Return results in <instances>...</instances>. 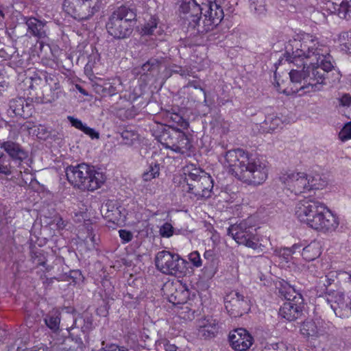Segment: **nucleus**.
Returning a JSON list of instances; mask_svg holds the SVG:
<instances>
[{"instance_id":"obj_1","label":"nucleus","mask_w":351,"mask_h":351,"mask_svg":"<svg viewBox=\"0 0 351 351\" xmlns=\"http://www.w3.org/2000/svg\"><path fill=\"white\" fill-rule=\"evenodd\" d=\"M324 47L314 39L308 41L294 39L286 45L285 61L298 68L305 64L304 85L300 89L311 88V91H319L326 84V74L334 69V65L332 57L329 53H323Z\"/></svg>"},{"instance_id":"obj_2","label":"nucleus","mask_w":351,"mask_h":351,"mask_svg":"<svg viewBox=\"0 0 351 351\" xmlns=\"http://www.w3.org/2000/svg\"><path fill=\"white\" fill-rule=\"evenodd\" d=\"M224 158L232 174L245 184L258 186L267 178L266 162L242 149L229 150L226 152Z\"/></svg>"},{"instance_id":"obj_3","label":"nucleus","mask_w":351,"mask_h":351,"mask_svg":"<svg viewBox=\"0 0 351 351\" xmlns=\"http://www.w3.org/2000/svg\"><path fill=\"white\" fill-rule=\"evenodd\" d=\"M298 219L309 228L324 233L335 232L339 225L338 216L324 203L314 198H304L295 206Z\"/></svg>"},{"instance_id":"obj_4","label":"nucleus","mask_w":351,"mask_h":351,"mask_svg":"<svg viewBox=\"0 0 351 351\" xmlns=\"http://www.w3.org/2000/svg\"><path fill=\"white\" fill-rule=\"evenodd\" d=\"M137 12L134 3L122 4L114 8L106 23L108 34L116 40L130 38L137 21Z\"/></svg>"},{"instance_id":"obj_5","label":"nucleus","mask_w":351,"mask_h":351,"mask_svg":"<svg viewBox=\"0 0 351 351\" xmlns=\"http://www.w3.org/2000/svg\"><path fill=\"white\" fill-rule=\"evenodd\" d=\"M65 173L69 182L82 191L97 190L106 180L103 172L86 163L69 165L65 169Z\"/></svg>"},{"instance_id":"obj_6","label":"nucleus","mask_w":351,"mask_h":351,"mask_svg":"<svg viewBox=\"0 0 351 351\" xmlns=\"http://www.w3.org/2000/svg\"><path fill=\"white\" fill-rule=\"evenodd\" d=\"M152 131L155 138L165 148L181 154H189L193 147L191 140L180 129L161 123H156Z\"/></svg>"},{"instance_id":"obj_7","label":"nucleus","mask_w":351,"mask_h":351,"mask_svg":"<svg viewBox=\"0 0 351 351\" xmlns=\"http://www.w3.org/2000/svg\"><path fill=\"white\" fill-rule=\"evenodd\" d=\"M0 174L10 176L13 173L11 161L18 166L29 157L28 151L20 143L10 139L0 140Z\"/></svg>"},{"instance_id":"obj_8","label":"nucleus","mask_w":351,"mask_h":351,"mask_svg":"<svg viewBox=\"0 0 351 351\" xmlns=\"http://www.w3.org/2000/svg\"><path fill=\"white\" fill-rule=\"evenodd\" d=\"M154 262L156 269L165 275L181 277L186 272L187 262L176 253L160 251Z\"/></svg>"},{"instance_id":"obj_9","label":"nucleus","mask_w":351,"mask_h":351,"mask_svg":"<svg viewBox=\"0 0 351 351\" xmlns=\"http://www.w3.org/2000/svg\"><path fill=\"white\" fill-rule=\"evenodd\" d=\"M104 0H64L63 10L73 19L79 21L88 20L97 12Z\"/></svg>"},{"instance_id":"obj_10","label":"nucleus","mask_w":351,"mask_h":351,"mask_svg":"<svg viewBox=\"0 0 351 351\" xmlns=\"http://www.w3.org/2000/svg\"><path fill=\"white\" fill-rule=\"evenodd\" d=\"M228 234L240 245H244L253 250H256L259 247L256 230L253 226L249 225L247 220L231 225L228 228Z\"/></svg>"},{"instance_id":"obj_11","label":"nucleus","mask_w":351,"mask_h":351,"mask_svg":"<svg viewBox=\"0 0 351 351\" xmlns=\"http://www.w3.org/2000/svg\"><path fill=\"white\" fill-rule=\"evenodd\" d=\"M202 14L204 11V20L203 25H200V20L198 21L195 27L197 32L204 34L213 30L218 26L224 17V13L222 8L216 2H208L204 3L202 6Z\"/></svg>"},{"instance_id":"obj_12","label":"nucleus","mask_w":351,"mask_h":351,"mask_svg":"<svg viewBox=\"0 0 351 351\" xmlns=\"http://www.w3.org/2000/svg\"><path fill=\"white\" fill-rule=\"evenodd\" d=\"M279 180L282 184L295 195H300L308 191V175L304 172L289 170L282 173Z\"/></svg>"},{"instance_id":"obj_13","label":"nucleus","mask_w":351,"mask_h":351,"mask_svg":"<svg viewBox=\"0 0 351 351\" xmlns=\"http://www.w3.org/2000/svg\"><path fill=\"white\" fill-rule=\"evenodd\" d=\"M169 302L177 306L186 303L190 297V291L186 285L180 280H168L162 288Z\"/></svg>"},{"instance_id":"obj_14","label":"nucleus","mask_w":351,"mask_h":351,"mask_svg":"<svg viewBox=\"0 0 351 351\" xmlns=\"http://www.w3.org/2000/svg\"><path fill=\"white\" fill-rule=\"evenodd\" d=\"M224 305L228 314L232 317H241L250 309L247 298L235 290L226 295Z\"/></svg>"},{"instance_id":"obj_15","label":"nucleus","mask_w":351,"mask_h":351,"mask_svg":"<svg viewBox=\"0 0 351 351\" xmlns=\"http://www.w3.org/2000/svg\"><path fill=\"white\" fill-rule=\"evenodd\" d=\"M335 315L339 317H348L351 315V295H346L340 289L328 293L325 298Z\"/></svg>"},{"instance_id":"obj_16","label":"nucleus","mask_w":351,"mask_h":351,"mask_svg":"<svg viewBox=\"0 0 351 351\" xmlns=\"http://www.w3.org/2000/svg\"><path fill=\"white\" fill-rule=\"evenodd\" d=\"M91 85L94 92L102 97H112L123 90L120 77L97 78L91 82Z\"/></svg>"},{"instance_id":"obj_17","label":"nucleus","mask_w":351,"mask_h":351,"mask_svg":"<svg viewBox=\"0 0 351 351\" xmlns=\"http://www.w3.org/2000/svg\"><path fill=\"white\" fill-rule=\"evenodd\" d=\"M228 339L231 348L235 351H247L254 343L252 335L243 328L232 330L228 335Z\"/></svg>"},{"instance_id":"obj_18","label":"nucleus","mask_w":351,"mask_h":351,"mask_svg":"<svg viewBox=\"0 0 351 351\" xmlns=\"http://www.w3.org/2000/svg\"><path fill=\"white\" fill-rule=\"evenodd\" d=\"M34 112L32 100L25 97H16L9 101L8 113L12 117H19L23 119L30 117Z\"/></svg>"},{"instance_id":"obj_19","label":"nucleus","mask_w":351,"mask_h":351,"mask_svg":"<svg viewBox=\"0 0 351 351\" xmlns=\"http://www.w3.org/2000/svg\"><path fill=\"white\" fill-rule=\"evenodd\" d=\"M180 11L186 14L185 19L189 26L195 27L202 15L201 5L195 0H180Z\"/></svg>"},{"instance_id":"obj_20","label":"nucleus","mask_w":351,"mask_h":351,"mask_svg":"<svg viewBox=\"0 0 351 351\" xmlns=\"http://www.w3.org/2000/svg\"><path fill=\"white\" fill-rule=\"evenodd\" d=\"M304 308V299L295 298L294 302H285L280 307L278 315L289 322L295 321L301 317Z\"/></svg>"},{"instance_id":"obj_21","label":"nucleus","mask_w":351,"mask_h":351,"mask_svg":"<svg viewBox=\"0 0 351 351\" xmlns=\"http://www.w3.org/2000/svg\"><path fill=\"white\" fill-rule=\"evenodd\" d=\"M24 21L27 25V32L30 36L37 38L38 39H44L47 37V21L40 20L36 17L24 18Z\"/></svg>"},{"instance_id":"obj_22","label":"nucleus","mask_w":351,"mask_h":351,"mask_svg":"<svg viewBox=\"0 0 351 351\" xmlns=\"http://www.w3.org/2000/svg\"><path fill=\"white\" fill-rule=\"evenodd\" d=\"M63 77L58 73H48L45 71H38L35 73L34 77H32V80L36 82L37 80L45 82V88H54L55 90H63L60 81L62 80Z\"/></svg>"},{"instance_id":"obj_23","label":"nucleus","mask_w":351,"mask_h":351,"mask_svg":"<svg viewBox=\"0 0 351 351\" xmlns=\"http://www.w3.org/2000/svg\"><path fill=\"white\" fill-rule=\"evenodd\" d=\"M160 20L156 14H147L144 18V23L141 25L140 34L141 36H153L155 34L161 35L163 30L159 25Z\"/></svg>"},{"instance_id":"obj_24","label":"nucleus","mask_w":351,"mask_h":351,"mask_svg":"<svg viewBox=\"0 0 351 351\" xmlns=\"http://www.w3.org/2000/svg\"><path fill=\"white\" fill-rule=\"evenodd\" d=\"M334 274L329 273L324 276H320L318 277V280L316 282L315 287L316 294L319 297H324V299L326 298L328 293L334 291L335 289H330L335 282Z\"/></svg>"},{"instance_id":"obj_25","label":"nucleus","mask_w":351,"mask_h":351,"mask_svg":"<svg viewBox=\"0 0 351 351\" xmlns=\"http://www.w3.org/2000/svg\"><path fill=\"white\" fill-rule=\"evenodd\" d=\"M276 289L278 291V295L280 298L286 300V302L295 303V298L298 296L300 297L301 299H303L301 293L298 291L294 287L291 286L285 280L280 281L278 284L276 285Z\"/></svg>"},{"instance_id":"obj_26","label":"nucleus","mask_w":351,"mask_h":351,"mask_svg":"<svg viewBox=\"0 0 351 351\" xmlns=\"http://www.w3.org/2000/svg\"><path fill=\"white\" fill-rule=\"evenodd\" d=\"M301 334L305 337H314L322 335L325 332L322 322L307 320L302 323L300 327Z\"/></svg>"},{"instance_id":"obj_27","label":"nucleus","mask_w":351,"mask_h":351,"mask_svg":"<svg viewBox=\"0 0 351 351\" xmlns=\"http://www.w3.org/2000/svg\"><path fill=\"white\" fill-rule=\"evenodd\" d=\"M218 332V326L215 319L206 318L201 321L199 325L198 335L204 339L212 338Z\"/></svg>"},{"instance_id":"obj_28","label":"nucleus","mask_w":351,"mask_h":351,"mask_svg":"<svg viewBox=\"0 0 351 351\" xmlns=\"http://www.w3.org/2000/svg\"><path fill=\"white\" fill-rule=\"evenodd\" d=\"M321 254V245L317 241L311 242L302 248V256L304 259L308 262L315 260Z\"/></svg>"},{"instance_id":"obj_29","label":"nucleus","mask_w":351,"mask_h":351,"mask_svg":"<svg viewBox=\"0 0 351 351\" xmlns=\"http://www.w3.org/2000/svg\"><path fill=\"white\" fill-rule=\"evenodd\" d=\"M63 93V90L44 87L41 97H36L35 101L38 104H49L56 101Z\"/></svg>"},{"instance_id":"obj_30","label":"nucleus","mask_w":351,"mask_h":351,"mask_svg":"<svg viewBox=\"0 0 351 351\" xmlns=\"http://www.w3.org/2000/svg\"><path fill=\"white\" fill-rule=\"evenodd\" d=\"M160 61L156 58H151L144 63L141 67L134 69L136 73L145 75L158 72L160 69Z\"/></svg>"},{"instance_id":"obj_31","label":"nucleus","mask_w":351,"mask_h":351,"mask_svg":"<svg viewBox=\"0 0 351 351\" xmlns=\"http://www.w3.org/2000/svg\"><path fill=\"white\" fill-rule=\"evenodd\" d=\"M201 181L202 186L199 191V195L197 196V199L210 197L213 189V178L210 175L205 173L204 174V178H202Z\"/></svg>"},{"instance_id":"obj_32","label":"nucleus","mask_w":351,"mask_h":351,"mask_svg":"<svg viewBox=\"0 0 351 351\" xmlns=\"http://www.w3.org/2000/svg\"><path fill=\"white\" fill-rule=\"evenodd\" d=\"M46 326L53 332L60 330V313L58 311L49 312L44 317Z\"/></svg>"},{"instance_id":"obj_33","label":"nucleus","mask_w":351,"mask_h":351,"mask_svg":"<svg viewBox=\"0 0 351 351\" xmlns=\"http://www.w3.org/2000/svg\"><path fill=\"white\" fill-rule=\"evenodd\" d=\"M203 173H206L204 171L202 170L200 168H197L193 165L187 166L184 169V178L183 180V182L181 184H191L199 178L203 176Z\"/></svg>"},{"instance_id":"obj_34","label":"nucleus","mask_w":351,"mask_h":351,"mask_svg":"<svg viewBox=\"0 0 351 351\" xmlns=\"http://www.w3.org/2000/svg\"><path fill=\"white\" fill-rule=\"evenodd\" d=\"M29 55L27 53H14L11 56L9 65L15 69H24L28 66Z\"/></svg>"},{"instance_id":"obj_35","label":"nucleus","mask_w":351,"mask_h":351,"mask_svg":"<svg viewBox=\"0 0 351 351\" xmlns=\"http://www.w3.org/2000/svg\"><path fill=\"white\" fill-rule=\"evenodd\" d=\"M160 164L156 160H152L148 162V167L146 171L143 173V180L145 182L158 178L160 176Z\"/></svg>"},{"instance_id":"obj_36","label":"nucleus","mask_w":351,"mask_h":351,"mask_svg":"<svg viewBox=\"0 0 351 351\" xmlns=\"http://www.w3.org/2000/svg\"><path fill=\"white\" fill-rule=\"evenodd\" d=\"M281 124L282 121L278 117L274 114H268L263 122L262 128L269 132L274 131Z\"/></svg>"},{"instance_id":"obj_37","label":"nucleus","mask_w":351,"mask_h":351,"mask_svg":"<svg viewBox=\"0 0 351 351\" xmlns=\"http://www.w3.org/2000/svg\"><path fill=\"white\" fill-rule=\"evenodd\" d=\"M176 308L177 314L181 319L191 321L195 318V311L190 307L189 303L186 302L184 304L178 305Z\"/></svg>"},{"instance_id":"obj_38","label":"nucleus","mask_w":351,"mask_h":351,"mask_svg":"<svg viewBox=\"0 0 351 351\" xmlns=\"http://www.w3.org/2000/svg\"><path fill=\"white\" fill-rule=\"evenodd\" d=\"M219 260H211V261L205 262L202 273L205 279H211L218 270Z\"/></svg>"},{"instance_id":"obj_39","label":"nucleus","mask_w":351,"mask_h":351,"mask_svg":"<svg viewBox=\"0 0 351 351\" xmlns=\"http://www.w3.org/2000/svg\"><path fill=\"white\" fill-rule=\"evenodd\" d=\"M203 176L199 178L195 181H193V182H191V184H182V190L188 193H190L191 195H193L194 197H197L198 195H199V191L202 186V178H204Z\"/></svg>"},{"instance_id":"obj_40","label":"nucleus","mask_w":351,"mask_h":351,"mask_svg":"<svg viewBox=\"0 0 351 351\" xmlns=\"http://www.w3.org/2000/svg\"><path fill=\"white\" fill-rule=\"evenodd\" d=\"M308 191L311 190H317L322 189L324 186L326 185V182L323 180L319 174H316L315 176H308Z\"/></svg>"},{"instance_id":"obj_41","label":"nucleus","mask_w":351,"mask_h":351,"mask_svg":"<svg viewBox=\"0 0 351 351\" xmlns=\"http://www.w3.org/2000/svg\"><path fill=\"white\" fill-rule=\"evenodd\" d=\"M123 143L128 145H132L138 139V134L132 130H125L121 133Z\"/></svg>"},{"instance_id":"obj_42","label":"nucleus","mask_w":351,"mask_h":351,"mask_svg":"<svg viewBox=\"0 0 351 351\" xmlns=\"http://www.w3.org/2000/svg\"><path fill=\"white\" fill-rule=\"evenodd\" d=\"M250 9L258 14H263L265 11V0H251Z\"/></svg>"},{"instance_id":"obj_43","label":"nucleus","mask_w":351,"mask_h":351,"mask_svg":"<svg viewBox=\"0 0 351 351\" xmlns=\"http://www.w3.org/2000/svg\"><path fill=\"white\" fill-rule=\"evenodd\" d=\"M304 66L305 64L302 66V69L301 71L295 69L291 70L289 77L292 82L298 83L301 82L302 80L304 81Z\"/></svg>"},{"instance_id":"obj_44","label":"nucleus","mask_w":351,"mask_h":351,"mask_svg":"<svg viewBox=\"0 0 351 351\" xmlns=\"http://www.w3.org/2000/svg\"><path fill=\"white\" fill-rule=\"evenodd\" d=\"M159 232L162 237L169 238L173 235L174 228L171 223L166 222L160 228Z\"/></svg>"},{"instance_id":"obj_45","label":"nucleus","mask_w":351,"mask_h":351,"mask_svg":"<svg viewBox=\"0 0 351 351\" xmlns=\"http://www.w3.org/2000/svg\"><path fill=\"white\" fill-rule=\"evenodd\" d=\"M339 137L341 141H346L351 139V121L345 124L339 134Z\"/></svg>"},{"instance_id":"obj_46","label":"nucleus","mask_w":351,"mask_h":351,"mask_svg":"<svg viewBox=\"0 0 351 351\" xmlns=\"http://www.w3.org/2000/svg\"><path fill=\"white\" fill-rule=\"evenodd\" d=\"M339 39L346 49L351 53V32H342Z\"/></svg>"},{"instance_id":"obj_47","label":"nucleus","mask_w":351,"mask_h":351,"mask_svg":"<svg viewBox=\"0 0 351 351\" xmlns=\"http://www.w3.org/2000/svg\"><path fill=\"white\" fill-rule=\"evenodd\" d=\"M81 321H83L84 322V324L81 326V328L83 332H88L92 329L93 322L91 319H90L89 317H87L86 319H82V317H80L79 319H75L74 321L73 326L75 327H78V326H77V322Z\"/></svg>"},{"instance_id":"obj_48","label":"nucleus","mask_w":351,"mask_h":351,"mask_svg":"<svg viewBox=\"0 0 351 351\" xmlns=\"http://www.w3.org/2000/svg\"><path fill=\"white\" fill-rule=\"evenodd\" d=\"M169 119L173 123H176L178 125L184 128H187L189 123L180 114L177 113H172L169 116Z\"/></svg>"},{"instance_id":"obj_49","label":"nucleus","mask_w":351,"mask_h":351,"mask_svg":"<svg viewBox=\"0 0 351 351\" xmlns=\"http://www.w3.org/2000/svg\"><path fill=\"white\" fill-rule=\"evenodd\" d=\"M189 259L195 267H199L202 265V261L200 258L199 253L197 251H194L190 253L189 255Z\"/></svg>"},{"instance_id":"obj_50","label":"nucleus","mask_w":351,"mask_h":351,"mask_svg":"<svg viewBox=\"0 0 351 351\" xmlns=\"http://www.w3.org/2000/svg\"><path fill=\"white\" fill-rule=\"evenodd\" d=\"M263 351H287L285 345L283 343L267 344Z\"/></svg>"},{"instance_id":"obj_51","label":"nucleus","mask_w":351,"mask_h":351,"mask_svg":"<svg viewBox=\"0 0 351 351\" xmlns=\"http://www.w3.org/2000/svg\"><path fill=\"white\" fill-rule=\"evenodd\" d=\"M319 266L320 263L319 261H317V263H311L308 264L307 270L311 275L318 278L322 274V272L319 269Z\"/></svg>"},{"instance_id":"obj_52","label":"nucleus","mask_w":351,"mask_h":351,"mask_svg":"<svg viewBox=\"0 0 351 351\" xmlns=\"http://www.w3.org/2000/svg\"><path fill=\"white\" fill-rule=\"evenodd\" d=\"M276 252L279 256L282 257L287 262L289 261L292 254H293L289 247H282L279 250H276Z\"/></svg>"},{"instance_id":"obj_53","label":"nucleus","mask_w":351,"mask_h":351,"mask_svg":"<svg viewBox=\"0 0 351 351\" xmlns=\"http://www.w3.org/2000/svg\"><path fill=\"white\" fill-rule=\"evenodd\" d=\"M340 4V1L337 0L335 2H332L330 1H328L326 3V9L327 11H328V13L330 14H337L338 15L339 12V5Z\"/></svg>"},{"instance_id":"obj_54","label":"nucleus","mask_w":351,"mask_h":351,"mask_svg":"<svg viewBox=\"0 0 351 351\" xmlns=\"http://www.w3.org/2000/svg\"><path fill=\"white\" fill-rule=\"evenodd\" d=\"M119 237L123 243H126L132 241L133 239L132 233L127 230L121 229L119 231Z\"/></svg>"},{"instance_id":"obj_55","label":"nucleus","mask_w":351,"mask_h":351,"mask_svg":"<svg viewBox=\"0 0 351 351\" xmlns=\"http://www.w3.org/2000/svg\"><path fill=\"white\" fill-rule=\"evenodd\" d=\"M99 351H129V350L124 346H119L117 344L111 343L102 347Z\"/></svg>"},{"instance_id":"obj_56","label":"nucleus","mask_w":351,"mask_h":351,"mask_svg":"<svg viewBox=\"0 0 351 351\" xmlns=\"http://www.w3.org/2000/svg\"><path fill=\"white\" fill-rule=\"evenodd\" d=\"M36 132L34 134L37 136L38 138H45L49 135L48 129L43 125H39L36 126Z\"/></svg>"},{"instance_id":"obj_57","label":"nucleus","mask_w":351,"mask_h":351,"mask_svg":"<svg viewBox=\"0 0 351 351\" xmlns=\"http://www.w3.org/2000/svg\"><path fill=\"white\" fill-rule=\"evenodd\" d=\"M68 120L69 121L70 123L72 126L75 127V128L82 131L84 128L86 126V124L83 123L81 120L75 118L71 116H69L67 117Z\"/></svg>"},{"instance_id":"obj_58","label":"nucleus","mask_w":351,"mask_h":351,"mask_svg":"<svg viewBox=\"0 0 351 351\" xmlns=\"http://www.w3.org/2000/svg\"><path fill=\"white\" fill-rule=\"evenodd\" d=\"M82 132L89 136L92 139H98L99 138V133L95 129L91 128L86 125Z\"/></svg>"},{"instance_id":"obj_59","label":"nucleus","mask_w":351,"mask_h":351,"mask_svg":"<svg viewBox=\"0 0 351 351\" xmlns=\"http://www.w3.org/2000/svg\"><path fill=\"white\" fill-rule=\"evenodd\" d=\"M339 106L342 107H349L351 104V96L349 94H343L338 99Z\"/></svg>"},{"instance_id":"obj_60","label":"nucleus","mask_w":351,"mask_h":351,"mask_svg":"<svg viewBox=\"0 0 351 351\" xmlns=\"http://www.w3.org/2000/svg\"><path fill=\"white\" fill-rule=\"evenodd\" d=\"M186 87H193V88H194L195 89H199L206 95V90H205V89L204 88L202 87L199 81L189 80V82L187 83V84L186 85Z\"/></svg>"},{"instance_id":"obj_61","label":"nucleus","mask_w":351,"mask_h":351,"mask_svg":"<svg viewBox=\"0 0 351 351\" xmlns=\"http://www.w3.org/2000/svg\"><path fill=\"white\" fill-rule=\"evenodd\" d=\"M22 128L24 130H27L29 134H34L36 132V126L34 125L33 123L31 122H25L23 125Z\"/></svg>"},{"instance_id":"obj_62","label":"nucleus","mask_w":351,"mask_h":351,"mask_svg":"<svg viewBox=\"0 0 351 351\" xmlns=\"http://www.w3.org/2000/svg\"><path fill=\"white\" fill-rule=\"evenodd\" d=\"M69 276L71 278L73 279V281L75 283H77L83 278L82 273L80 270L71 271Z\"/></svg>"},{"instance_id":"obj_63","label":"nucleus","mask_w":351,"mask_h":351,"mask_svg":"<svg viewBox=\"0 0 351 351\" xmlns=\"http://www.w3.org/2000/svg\"><path fill=\"white\" fill-rule=\"evenodd\" d=\"M204 258L205 260V262L211 261V260L213 261V260L218 259L216 257V255H215L214 251L212 250H208L205 251V252L204 254Z\"/></svg>"},{"instance_id":"obj_64","label":"nucleus","mask_w":351,"mask_h":351,"mask_svg":"<svg viewBox=\"0 0 351 351\" xmlns=\"http://www.w3.org/2000/svg\"><path fill=\"white\" fill-rule=\"evenodd\" d=\"M180 71H182V77H195V72L192 71L190 68H184L180 69Z\"/></svg>"}]
</instances>
